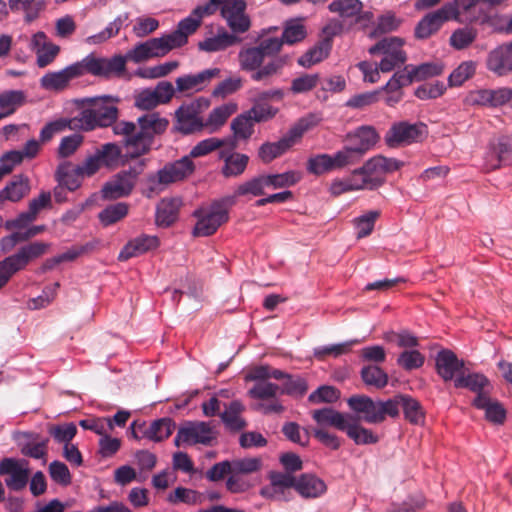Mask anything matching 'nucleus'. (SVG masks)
<instances>
[{"label":"nucleus","mask_w":512,"mask_h":512,"mask_svg":"<svg viewBox=\"0 0 512 512\" xmlns=\"http://www.w3.org/2000/svg\"><path fill=\"white\" fill-rule=\"evenodd\" d=\"M137 124L138 126L133 122L119 121L113 126V133L123 137V146L132 157L146 154L151 148L154 136L163 133L169 121L158 113H149L139 117Z\"/></svg>","instance_id":"1"},{"label":"nucleus","mask_w":512,"mask_h":512,"mask_svg":"<svg viewBox=\"0 0 512 512\" xmlns=\"http://www.w3.org/2000/svg\"><path fill=\"white\" fill-rule=\"evenodd\" d=\"M118 103L119 98L111 95L83 99V109L70 119V129L91 131L97 127L114 126L119 113Z\"/></svg>","instance_id":"2"},{"label":"nucleus","mask_w":512,"mask_h":512,"mask_svg":"<svg viewBox=\"0 0 512 512\" xmlns=\"http://www.w3.org/2000/svg\"><path fill=\"white\" fill-rule=\"evenodd\" d=\"M321 122L318 114H308L299 119L278 142L265 143L259 149V157L263 162H270L279 157L296 144L307 131Z\"/></svg>","instance_id":"3"},{"label":"nucleus","mask_w":512,"mask_h":512,"mask_svg":"<svg viewBox=\"0 0 512 512\" xmlns=\"http://www.w3.org/2000/svg\"><path fill=\"white\" fill-rule=\"evenodd\" d=\"M234 204V197H225L207 207L195 210L193 215L197 221L192 231L193 235L206 237L214 234L222 224L228 221L229 207Z\"/></svg>","instance_id":"4"},{"label":"nucleus","mask_w":512,"mask_h":512,"mask_svg":"<svg viewBox=\"0 0 512 512\" xmlns=\"http://www.w3.org/2000/svg\"><path fill=\"white\" fill-rule=\"evenodd\" d=\"M405 40L401 37H385L368 49L370 55L380 56V70L388 73L404 65L407 53L404 50Z\"/></svg>","instance_id":"5"},{"label":"nucleus","mask_w":512,"mask_h":512,"mask_svg":"<svg viewBox=\"0 0 512 512\" xmlns=\"http://www.w3.org/2000/svg\"><path fill=\"white\" fill-rule=\"evenodd\" d=\"M427 135V126L422 122L398 121L391 125L384 136L387 146L397 148L422 140Z\"/></svg>","instance_id":"6"},{"label":"nucleus","mask_w":512,"mask_h":512,"mask_svg":"<svg viewBox=\"0 0 512 512\" xmlns=\"http://www.w3.org/2000/svg\"><path fill=\"white\" fill-rule=\"evenodd\" d=\"M245 0H231L217 4L221 16L233 33H245L251 26V20L246 12Z\"/></svg>","instance_id":"7"},{"label":"nucleus","mask_w":512,"mask_h":512,"mask_svg":"<svg viewBox=\"0 0 512 512\" xmlns=\"http://www.w3.org/2000/svg\"><path fill=\"white\" fill-rule=\"evenodd\" d=\"M219 68H209L195 74H184L175 79L176 91L179 94L190 96L205 90L212 80L219 78Z\"/></svg>","instance_id":"8"},{"label":"nucleus","mask_w":512,"mask_h":512,"mask_svg":"<svg viewBox=\"0 0 512 512\" xmlns=\"http://www.w3.org/2000/svg\"><path fill=\"white\" fill-rule=\"evenodd\" d=\"M449 20H457V12L450 6L441 8L426 14L415 27V37L426 39L436 33L442 25Z\"/></svg>","instance_id":"9"},{"label":"nucleus","mask_w":512,"mask_h":512,"mask_svg":"<svg viewBox=\"0 0 512 512\" xmlns=\"http://www.w3.org/2000/svg\"><path fill=\"white\" fill-rule=\"evenodd\" d=\"M402 163L394 158H387L381 155L369 159L361 171L366 175L373 189L383 184L385 176L398 170Z\"/></svg>","instance_id":"10"},{"label":"nucleus","mask_w":512,"mask_h":512,"mask_svg":"<svg viewBox=\"0 0 512 512\" xmlns=\"http://www.w3.org/2000/svg\"><path fill=\"white\" fill-rule=\"evenodd\" d=\"M215 438V431L205 422H188L182 426L174 439L176 446L209 444Z\"/></svg>","instance_id":"11"},{"label":"nucleus","mask_w":512,"mask_h":512,"mask_svg":"<svg viewBox=\"0 0 512 512\" xmlns=\"http://www.w3.org/2000/svg\"><path fill=\"white\" fill-rule=\"evenodd\" d=\"M486 68L496 76L503 77L512 73V42L493 48L486 57Z\"/></svg>","instance_id":"12"},{"label":"nucleus","mask_w":512,"mask_h":512,"mask_svg":"<svg viewBox=\"0 0 512 512\" xmlns=\"http://www.w3.org/2000/svg\"><path fill=\"white\" fill-rule=\"evenodd\" d=\"M0 474L8 475L5 482L12 490H20L27 484L29 467L25 460L4 459L0 463Z\"/></svg>","instance_id":"13"},{"label":"nucleus","mask_w":512,"mask_h":512,"mask_svg":"<svg viewBox=\"0 0 512 512\" xmlns=\"http://www.w3.org/2000/svg\"><path fill=\"white\" fill-rule=\"evenodd\" d=\"M269 479L270 484L261 489V496L269 500H287L293 488V475L290 472H273Z\"/></svg>","instance_id":"14"},{"label":"nucleus","mask_w":512,"mask_h":512,"mask_svg":"<svg viewBox=\"0 0 512 512\" xmlns=\"http://www.w3.org/2000/svg\"><path fill=\"white\" fill-rule=\"evenodd\" d=\"M136 181V173L125 171L115 175L102 188V195L105 199H117L131 193Z\"/></svg>","instance_id":"15"},{"label":"nucleus","mask_w":512,"mask_h":512,"mask_svg":"<svg viewBox=\"0 0 512 512\" xmlns=\"http://www.w3.org/2000/svg\"><path fill=\"white\" fill-rule=\"evenodd\" d=\"M348 406L359 416L357 418L371 424L382 422L378 401L364 395H355L347 400Z\"/></svg>","instance_id":"16"},{"label":"nucleus","mask_w":512,"mask_h":512,"mask_svg":"<svg viewBox=\"0 0 512 512\" xmlns=\"http://www.w3.org/2000/svg\"><path fill=\"white\" fill-rule=\"evenodd\" d=\"M160 245L159 238L154 235H139L129 240L119 253L118 259H128L141 256L150 251L156 250Z\"/></svg>","instance_id":"17"},{"label":"nucleus","mask_w":512,"mask_h":512,"mask_svg":"<svg viewBox=\"0 0 512 512\" xmlns=\"http://www.w3.org/2000/svg\"><path fill=\"white\" fill-rule=\"evenodd\" d=\"M174 128L185 135L200 132L204 130V119L183 103L175 111Z\"/></svg>","instance_id":"18"},{"label":"nucleus","mask_w":512,"mask_h":512,"mask_svg":"<svg viewBox=\"0 0 512 512\" xmlns=\"http://www.w3.org/2000/svg\"><path fill=\"white\" fill-rule=\"evenodd\" d=\"M193 171L194 164L192 160L189 156H184L161 169L157 174L158 182L167 185L181 181L191 175Z\"/></svg>","instance_id":"19"},{"label":"nucleus","mask_w":512,"mask_h":512,"mask_svg":"<svg viewBox=\"0 0 512 512\" xmlns=\"http://www.w3.org/2000/svg\"><path fill=\"white\" fill-rule=\"evenodd\" d=\"M80 77L76 64L73 63L62 70L48 72L40 79L42 88L50 91H61L65 89L71 80Z\"/></svg>","instance_id":"20"},{"label":"nucleus","mask_w":512,"mask_h":512,"mask_svg":"<svg viewBox=\"0 0 512 512\" xmlns=\"http://www.w3.org/2000/svg\"><path fill=\"white\" fill-rule=\"evenodd\" d=\"M436 368L443 380H455L464 373V362L450 350H443L436 357Z\"/></svg>","instance_id":"21"},{"label":"nucleus","mask_w":512,"mask_h":512,"mask_svg":"<svg viewBox=\"0 0 512 512\" xmlns=\"http://www.w3.org/2000/svg\"><path fill=\"white\" fill-rule=\"evenodd\" d=\"M473 405L484 411L485 418L493 424H503L506 419V410L496 399L487 393H479L473 401Z\"/></svg>","instance_id":"22"},{"label":"nucleus","mask_w":512,"mask_h":512,"mask_svg":"<svg viewBox=\"0 0 512 512\" xmlns=\"http://www.w3.org/2000/svg\"><path fill=\"white\" fill-rule=\"evenodd\" d=\"M237 110L238 104L233 101L214 107L204 119V129L209 133L218 132Z\"/></svg>","instance_id":"23"},{"label":"nucleus","mask_w":512,"mask_h":512,"mask_svg":"<svg viewBox=\"0 0 512 512\" xmlns=\"http://www.w3.org/2000/svg\"><path fill=\"white\" fill-rule=\"evenodd\" d=\"M219 159L224 162L221 173L226 178L241 175L245 171L249 161L247 155L225 149L220 150Z\"/></svg>","instance_id":"24"},{"label":"nucleus","mask_w":512,"mask_h":512,"mask_svg":"<svg viewBox=\"0 0 512 512\" xmlns=\"http://www.w3.org/2000/svg\"><path fill=\"white\" fill-rule=\"evenodd\" d=\"M293 488L304 498H317L327 489L323 480L311 474H304L298 479L293 476Z\"/></svg>","instance_id":"25"},{"label":"nucleus","mask_w":512,"mask_h":512,"mask_svg":"<svg viewBox=\"0 0 512 512\" xmlns=\"http://www.w3.org/2000/svg\"><path fill=\"white\" fill-rule=\"evenodd\" d=\"M9 8L14 13H23L25 23H32L40 17L47 7L46 0H8Z\"/></svg>","instance_id":"26"},{"label":"nucleus","mask_w":512,"mask_h":512,"mask_svg":"<svg viewBox=\"0 0 512 512\" xmlns=\"http://www.w3.org/2000/svg\"><path fill=\"white\" fill-rule=\"evenodd\" d=\"M103 166L109 169H115L123 166L129 159L134 157L128 155V150L125 148V153H122L120 146L115 143H106L96 151Z\"/></svg>","instance_id":"27"},{"label":"nucleus","mask_w":512,"mask_h":512,"mask_svg":"<svg viewBox=\"0 0 512 512\" xmlns=\"http://www.w3.org/2000/svg\"><path fill=\"white\" fill-rule=\"evenodd\" d=\"M313 419L320 426H331L340 431H345L351 414L342 413L332 408H322L312 412Z\"/></svg>","instance_id":"28"},{"label":"nucleus","mask_w":512,"mask_h":512,"mask_svg":"<svg viewBox=\"0 0 512 512\" xmlns=\"http://www.w3.org/2000/svg\"><path fill=\"white\" fill-rule=\"evenodd\" d=\"M29 191V179L22 175L16 176L0 191V205H2L6 200L18 202L26 196Z\"/></svg>","instance_id":"29"},{"label":"nucleus","mask_w":512,"mask_h":512,"mask_svg":"<svg viewBox=\"0 0 512 512\" xmlns=\"http://www.w3.org/2000/svg\"><path fill=\"white\" fill-rule=\"evenodd\" d=\"M344 432L357 445L374 444L379 440V437L372 430L363 427L359 423V418L354 415H351Z\"/></svg>","instance_id":"30"},{"label":"nucleus","mask_w":512,"mask_h":512,"mask_svg":"<svg viewBox=\"0 0 512 512\" xmlns=\"http://www.w3.org/2000/svg\"><path fill=\"white\" fill-rule=\"evenodd\" d=\"M349 138L353 141L352 146L363 156L378 142L380 137L374 127L362 126L350 134Z\"/></svg>","instance_id":"31"},{"label":"nucleus","mask_w":512,"mask_h":512,"mask_svg":"<svg viewBox=\"0 0 512 512\" xmlns=\"http://www.w3.org/2000/svg\"><path fill=\"white\" fill-rule=\"evenodd\" d=\"M181 201L177 198H165L160 201L156 211V224L168 227L177 218Z\"/></svg>","instance_id":"32"},{"label":"nucleus","mask_w":512,"mask_h":512,"mask_svg":"<svg viewBox=\"0 0 512 512\" xmlns=\"http://www.w3.org/2000/svg\"><path fill=\"white\" fill-rule=\"evenodd\" d=\"M26 101L22 90H6L0 93V120L16 112Z\"/></svg>","instance_id":"33"},{"label":"nucleus","mask_w":512,"mask_h":512,"mask_svg":"<svg viewBox=\"0 0 512 512\" xmlns=\"http://www.w3.org/2000/svg\"><path fill=\"white\" fill-rule=\"evenodd\" d=\"M240 39L234 34L225 30L219 31L215 36L205 39L199 43V48L206 52H217L235 45Z\"/></svg>","instance_id":"34"},{"label":"nucleus","mask_w":512,"mask_h":512,"mask_svg":"<svg viewBox=\"0 0 512 512\" xmlns=\"http://www.w3.org/2000/svg\"><path fill=\"white\" fill-rule=\"evenodd\" d=\"M127 20V13L118 15L102 31H100L97 34L86 37L84 42L88 45H99L108 41L109 39H111L119 33V31L121 30V28Z\"/></svg>","instance_id":"35"},{"label":"nucleus","mask_w":512,"mask_h":512,"mask_svg":"<svg viewBox=\"0 0 512 512\" xmlns=\"http://www.w3.org/2000/svg\"><path fill=\"white\" fill-rule=\"evenodd\" d=\"M454 386L456 388H468L473 392L477 393H487L488 388L490 387L489 380L482 374L479 373H471L465 375V372L459 376H457L454 380Z\"/></svg>","instance_id":"36"},{"label":"nucleus","mask_w":512,"mask_h":512,"mask_svg":"<svg viewBox=\"0 0 512 512\" xmlns=\"http://www.w3.org/2000/svg\"><path fill=\"white\" fill-rule=\"evenodd\" d=\"M126 57L135 63H139L150 58L162 57V53L157 39L152 38L136 45L127 53Z\"/></svg>","instance_id":"37"},{"label":"nucleus","mask_w":512,"mask_h":512,"mask_svg":"<svg viewBox=\"0 0 512 512\" xmlns=\"http://www.w3.org/2000/svg\"><path fill=\"white\" fill-rule=\"evenodd\" d=\"M265 57L255 47L242 48L238 54V62L241 70L254 73L263 64Z\"/></svg>","instance_id":"38"},{"label":"nucleus","mask_w":512,"mask_h":512,"mask_svg":"<svg viewBox=\"0 0 512 512\" xmlns=\"http://www.w3.org/2000/svg\"><path fill=\"white\" fill-rule=\"evenodd\" d=\"M175 423L170 418L155 420L143 431V436L149 440L160 442L167 439L173 432Z\"/></svg>","instance_id":"39"},{"label":"nucleus","mask_w":512,"mask_h":512,"mask_svg":"<svg viewBox=\"0 0 512 512\" xmlns=\"http://www.w3.org/2000/svg\"><path fill=\"white\" fill-rule=\"evenodd\" d=\"M411 83L426 80L440 75L443 72V65L440 63H423L421 65H407L404 67Z\"/></svg>","instance_id":"40"},{"label":"nucleus","mask_w":512,"mask_h":512,"mask_svg":"<svg viewBox=\"0 0 512 512\" xmlns=\"http://www.w3.org/2000/svg\"><path fill=\"white\" fill-rule=\"evenodd\" d=\"M328 9L330 12L338 14L343 21H346L361 12L363 3L360 0H333Z\"/></svg>","instance_id":"41"},{"label":"nucleus","mask_w":512,"mask_h":512,"mask_svg":"<svg viewBox=\"0 0 512 512\" xmlns=\"http://www.w3.org/2000/svg\"><path fill=\"white\" fill-rule=\"evenodd\" d=\"M478 31L472 26H465L454 30L449 38V44L456 50H463L472 45L477 39Z\"/></svg>","instance_id":"42"},{"label":"nucleus","mask_w":512,"mask_h":512,"mask_svg":"<svg viewBox=\"0 0 512 512\" xmlns=\"http://www.w3.org/2000/svg\"><path fill=\"white\" fill-rule=\"evenodd\" d=\"M306 35L307 32L303 19L297 18L286 21L281 39L283 43L292 45L302 41Z\"/></svg>","instance_id":"43"},{"label":"nucleus","mask_w":512,"mask_h":512,"mask_svg":"<svg viewBox=\"0 0 512 512\" xmlns=\"http://www.w3.org/2000/svg\"><path fill=\"white\" fill-rule=\"evenodd\" d=\"M287 58L286 57H277L269 61L264 66H260V68L251 74V79L257 82L268 81L272 77L279 75L286 65Z\"/></svg>","instance_id":"44"},{"label":"nucleus","mask_w":512,"mask_h":512,"mask_svg":"<svg viewBox=\"0 0 512 512\" xmlns=\"http://www.w3.org/2000/svg\"><path fill=\"white\" fill-rule=\"evenodd\" d=\"M179 67V62L168 61L162 64H158L152 67L138 68L135 71V75L143 79H157L165 77L171 74Z\"/></svg>","instance_id":"45"},{"label":"nucleus","mask_w":512,"mask_h":512,"mask_svg":"<svg viewBox=\"0 0 512 512\" xmlns=\"http://www.w3.org/2000/svg\"><path fill=\"white\" fill-rule=\"evenodd\" d=\"M254 120L248 112L242 113L231 122V130L236 140H246L254 131Z\"/></svg>","instance_id":"46"},{"label":"nucleus","mask_w":512,"mask_h":512,"mask_svg":"<svg viewBox=\"0 0 512 512\" xmlns=\"http://www.w3.org/2000/svg\"><path fill=\"white\" fill-rule=\"evenodd\" d=\"M244 406L239 401H233L222 413L223 422L232 430H240L245 427L246 423L241 417Z\"/></svg>","instance_id":"47"},{"label":"nucleus","mask_w":512,"mask_h":512,"mask_svg":"<svg viewBox=\"0 0 512 512\" xmlns=\"http://www.w3.org/2000/svg\"><path fill=\"white\" fill-rule=\"evenodd\" d=\"M267 187L264 175L254 177L248 181H245L237 186L234 195V200L239 196H261L264 194V190Z\"/></svg>","instance_id":"48"},{"label":"nucleus","mask_w":512,"mask_h":512,"mask_svg":"<svg viewBox=\"0 0 512 512\" xmlns=\"http://www.w3.org/2000/svg\"><path fill=\"white\" fill-rule=\"evenodd\" d=\"M103 62L104 57H95L93 55H88L81 61L76 62L75 64L80 77L85 74H91L96 77L104 78Z\"/></svg>","instance_id":"49"},{"label":"nucleus","mask_w":512,"mask_h":512,"mask_svg":"<svg viewBox=\"0 0 512 512\" xmlns=\"http://www.w3.org/2000/svg\"><path fill=\"white\" fill-rule=\"evenodd\" d=\"M226 142V139H220L217 137L203 139L192 147L188 156L190 159L207 156L210 153L224 147Z\"/></svg>","instance_id":"50"},{"label":"nucleus","mask_w":512,"mask_h":512,"mask_svg":"<svg viewBox=\"0 0 512 512\" xmlns=\"http://www.w3.org/2000/svg\"><path fill=\"white\" fill-rule=\"evenodd\" d=\"M253 105L247 112L253 118V120L257 123L267 122L273 119L279 109L274 107L266 102L260 101L256 98L252 99Z\"/></svg>","instance_id":"51"},{"label":"nucleus","mask_w":512,"mask_h":512,"mask_svg":"<svg viewBox=\"0 0 512 512\" xmlns=\"http://www.w3.org/2000/svg\"><path fill=\"white\" fill-rule=\"evenodd\" d=\"M24 267L17 253L0 261V289L8 283L13 274Z\"/></svg>","instance_id":"52"},{"label":"nucleus","mask_w":512,"mask_h":512,"mask_svg":"<svg viewBox=\"0 0 512 512\" xmlns=\"http://www.w3.org/2000/svg\"><path fill=\"white\" fill-rule=\"evenodd\" d=\"M201 6L196 7L192 14L181 20L178 24L176 31L184 37L187 41L189 35L193 34L201 23V19L203 16L211 15L212 13H208L203 11L196 12Z\"/></svg>","instance_id":"53"},{"label":"nucleus","mask_w":512,"mask_h":512,"mask_svg":"<svg viewBox=\"0 0 512 512\" xmlns=\"http://www.w3.org/2000/svg\"><path fill=\"white\" fill-rule=\"evenodd\" d=\"M359 343V340L354 339L343 343L320 346L314 349V356L319 359H322L326 356L338 357L340 355L347 354L348 352L351 351L354 345H357Z\"/></svg>","instance_id":"54"},{"label":"nucleus","mask_w":512,"mask_h":512,"mask_svg":"<svg viewBox=\"0 0 512 512\" xmlns=\"http://www.w3.org/2000/svg\"><path fill=\"white\" fill-rule=\"evenodd\" d=\"M267 187L274 189L289 187L300 181L302 175L297 171H287L281 174L264 175Z\"/></svg>","instance_id":"55"},{"label":"nucleus","mask_w":512,"mask_h":512,"mask_svg":"<svg viewBox=\"0 0 512 512\" xmlns=\"http://www.w3.org/2000/svg\"><path fill=\"white\" fill-rule=\"evenodd\" d=\"M476 71V62L472 60L464 61L455 68L450 74L448 81L451 86H461L470 79Z\"/></svg>","instance_id":"56"},{"label":"nucleus","mask_w":512,"mask_h":512,"mask_svg":"<svg viewBox=\"0 0 512 512\" xmlns=\"http://www.w3.org/2000/svg\"><path fill=\"white\" fill-rule=\"evenodd\" d=\"M329 54V45L325 43H321L319 45L314 46L310 50H308L305 54H303L298 59V64L302 67L309 68L322 60H324Z\"/></svg>","instance_id":"57"},{"label":"nucleus","mask_w":512,"mask_h":512,"mask_svg":"<svg viewBox=\"0 0 512 512\" xmlns=\"http://www.w3.org/2000/svg\"><path fill=\"white\" fill-rule=\"evenodd\" d=\"M361 376L366 385L383 388L388 383V375L378 366H367L361 371Z\"/></svg>","instance_id":"58"},{"label":"nucleus","mask_w":512,"mask_h":512,"mask_svg":"<svg viewBox=\"0 0 512 512\" xmlns=\"http://www.w3.org/2000/svg\"><path fill=\"white\" fill-rule=\"evenodd\" d=\"M50 248V244L46 242H33L19 249L17 254L26 266L30 261L39 258L45 254Z\"/></svg>","instance_id":"59"},{"label":"nucleus","mask_w":512,"mask_h":512,"mask_svg":"<svg viewBox=\"0 0 512 512\" xmlns=\"http://www.w3.org/2000/svg\"><path fill=\"white\" fill-rule=\"evenodd\" d=\"M128 213V206L125 203L110 205L99 213V219L105 226L116 223Z\"/></svg>","instance_id":"60"},{"label":"nucleus","mask_w":512,"mask_h":512,"mask_svg":"<svg viewBox=\"0 0 512 512\" xmlns=\"http://www.w3.org/2000/svg\"><path fill=\"white\" fill-rule=\"evenodd\" d=\"M362 155L357 152L353 146L345 147L332 156L335 169H340L349 165L356 164Z\"/></svg>","instance_id":"61"},{"label":"nucleus","mask_w":512,"mask_h":512,"mask_svg":"<svg viewBox=\"0 0 512 512\" xmlns=\"http://www.w3.org/2000/svg\"><path fill=\"white\" fill-rule=\"evenodd\" d=\"M127 57L115 55L111 58H104V78L120 77L126 69Z\"/></svg>","instance_id":"62"},{"label":"nucleus","mask_w":512,"mask_h":512,"mask_svg":"<svg viewBox=\"0 0 512 512\" xmlns=\"http://www.w3.org/2000/svg\"><path fill=\"white\" fill-rule=\"evenodd\" d=\"M318 74H303L291 82L290 91L293 94H303L314 89L319 82Z\"/></svg>","instance_id":"63"},{"label":"nucleus","mask_w":512,"mask_h":512,"mask_svg":"<svg viewBox=\"0 0 512 512\" xmlns=\"http://www.w3.org/2000/svg\"><path fill=\"white\" fill-rule=\"evenodd\" d=\"M307 169L310 173L320 175L325 172L334 170L333 159L331 155L320 154L315 157H311L307 163Z\"/></svg>","instance_id":"64"}]
</instances>
